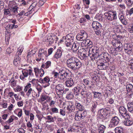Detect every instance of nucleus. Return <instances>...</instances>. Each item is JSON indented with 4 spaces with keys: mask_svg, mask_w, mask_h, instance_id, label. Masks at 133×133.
<instances>
[{
    "mask_svg": "<svg viewBox=\"0 0 133 133\" xmlns=\"http://www.w3.org/2000/svg\"><path fill=\"white\" fill-rule=\"evenodd\" d=\"M94 48H92V51L93 53L92 54H89V51L86 49H83V52L81 54L80 56V58L81 59L83 60L86 59V58L89 56L91 60H96L99 56V53L96 49ZM83 50V49H82Z\"/></svg>",
    "mask_w": 133,
    "mask_h": 133,
    "instance_id": "1",
    "label": "nucleus"
},
{
    "mask_svg": "<svg viewBox=\"0 0 133 133\" xmlns=\"http://www.w3.org/2000/svg\"><path fill=\"white\" fill-rule=\"evenodd\" d=\"M110 108L106 107L102 108L98 110V117L103 120H108L110 118Z\"/></svg>",
    "mask_w": 133,
    "mask_h": 133,
    "instance_id": "2",
    "label": "nucleus"
},
{
    "mask_svg": "<svg viewBox=\"0 0 133 133\" xmlns=\"http://www.w3.org/2000/svg\"><path fill=\"white\" fill-rule=\"evenodd\" d=\"M31 84L30 83H28L24 89V91L25 92H27L26 95L28 96L29 97L31 94L32 96L33 97H35L37 95L34 90L31 88Z\"/></svg>",
    "mask_w": 133,
    "mask_h": 133,
    "instance_id": "3",
    "label": "nucleus"
},
{
    "mask_svg": "<svg viewBox=\"0 0 133 133\" xmlns=\"http://www.w3.org/2000/svg\"><path fill=\"white\" fill-rule=\"evenodd\" d=\"M106 18L109 21H113L117 19L116 12L111 11L106 12L104 14Z\"/></svg>",
    "mask_w": 133,
    "mask_h": 133,
    "instance_id": "4",
    "label": "nucleus"
},
{
    "mask_svg": "<svg viewBox=\"0 0 133 133\" xmlns=\"http://www.w3.org/2000/svg\"><path fill=\"white\" fill-rule=\"evenodd\" d=\"M74 39V37L71 34H68L65 37V44L66 47H68V49H70L71 48Z\"/></svg>",
    "mask_w": 133,
    "mask_h": 133,
    "instance_id": "5",
    "label": "nucleus"
},
{
    "mask_svg": "<svg viewBox=\"0 0 133 133\" xmlns=\"http://www.w3.org/2000/svg\"><path fill=\"white\" fill-rule=\"evenodd\" d=\"M23 69L22 71V74L20 76V78L21 79L23 80L25 78L27 77L28 74L29 76H34V74L32 73V70L31 69H27L24 68Z\"/></svg>",
    "mask_w": 133,
    "mask_h": 133,
    "instance_id": "6",
    "label": "nucleus"
},
{
    "mask_svg": "<svg viewBox=\"0 0 133 133\" xmlns=\"http://www.w3.org/2000/svg\"><path fill=\"white\" fill-rule=\"evenodd\" d=\"M48 56L47 51L43 49H40L38 51V57L36 59V60L37 61H39L42 58L44 60L43 57H47Z\"/></svg>",
    "mask_w": 133,
    "mask_h": 133,
    "instance_id": "7",
    "label": "nucleus"
},
{
    "mask_svg": "<svg viewBox=\"0 0 133 133\" xmlns=\"http://www.w3.org/2000/svg\"><path fill=\"white\" fill-rule=\"evenodd\" d=\"M67 67L73 70L79 69L81 66V63L80 62L71 63L66 64Z\"/></svg>",
    "mask_w": 133,
    "mask_h": 133,
    "instance_id": "8",
    "label": "nucleus"
},
{
    "mask_svg": "<svg viewBox=\"0 0 133 133\" xmlns=\"http://www.w3.org/2000/svg\"><path fill=\"white\" fill-rule=\"evenodd\" d=\"M120 115L124 118H129L130 116L127 113L126 109L123 106H121L119 108Z\"/></svg>",
    "mask_w": 133,
    "mask_h": 133,
    "instance_id": "9",
    "label": "nucleus"
},
{
    "mask_svg": "<svg viewBox=\"0 0 133 133\" xmlns=\"http://www.w3.org/2000/svg\"><path fill=\"white\" fill-rule=\"evenodd\" d=\"M119 119L117 117H114L111 120L110 123L109 125V127L112 128L117 125L119 123Z\"/></svg>",
    "mask_w": 133,
    "mask_h": 133,
    "instance_id": "10",
    "label": "nucleus"
},
{
    "mask_svg": "<svg viewBox=\"0 0 133 133\" xmlns=\"http://www.w3.org/2000/svg\"><path fill=\"white\" fill-rule=\"evenodd\" d=\"M56 92L58 95L63 93L64 88L62 84H59L56 85L55 87Z\"/></svg>",
    "mask_w": 133,
    "mask_h": 133,
    "instance_id": "11",
    "label": "nucleus"
},
{
    "mask_svg": "<svg viewBox=\"0 0 133 133\" xmlns=\"http://www.w3.org/2000/svg\"><path fill=\"white\" fill-rule=\"evenodd\" d=\"M97 68L100 70H105L109 66V64L108 62L100 63L98 62H97Z\"/></svg>",
    "mask_w": 133,
    "mask_h": 133,
    "instance_id": "12",
    "label": "nucleus"
},
{
    "mask_svg": "<svg viewBox=\"0 0 133 133\" xmlns=\"http://www.w3.org/2000/svg\"><path fill=\"white\" fill-rule=\"evenodd\" d=\"M110 56L107 52L102 53L99 56V58L104 60L106 62L110 61Z\"/></svg>",
    "mask_w": 133,
    "mask_h": 133,
    "instance_id": "13",
    "label": "nucleus"
},
{
    "mask_svg": "<svg viewBox=\"0 0 133 133\" xmlns=\"http://www.w3.org/2000/svg\"><path fill=\"white\" fill-rule=\"evenodd\" d=\"M50 79L48 76H46L43 79L41 78L39 79V82L43 84H45V87L49 86L50 85L49 82L50 81Z\"/></svg>",
    "mask_w": 133,
    "mask_h": 133,
    "instance_id": "14",
    "label": "nucleus"
},
{
    "mask_svg": "<svg viewBox=\"0 0 133 133\" xmlns=\"http://www.w3.org/2000/svg\"><path fill=\"white\" fill-rule=\"evenodd\" d=\"M114 37L113 38L114 39L115 38V39L113 40L112 42V44L113 45L115 46L116 48L117 47L119 44H120L121 42L119 41V36L118 35H115L113 36Z\"/></svg>",
    "mask_w": 133,
    "mask_h": 133,
    "instance_id": "15",
    "label": "nucleus"
},
{
    "mask_svg": "<svg viewBox=\"0 0 133 133\" xmlns=\"http://www.w3.org/2000/svg\"><path fill=\"white\" fill-rule=\"evenodd\" d=\"M127 95L131 96L133 94V86L130 84H128L126 86Z\"/></svg>",
    "mask_w": 133,
    "mask_h": 133,
    "instance_id": "16",
    "label": "nucleus"
},
{
    "mask_svg": "<svg viewBox=\"0 0 133 133\" xmlns=\"http://www.w3.org/2000/svg\"><path fill=\"white\" fill-rule=\"evenodd\" d=\"M85 85L83 84H81L80 85H78L77 87H75L73 89V91L74 93L76 92L77 94L76 95H78V94L80 92L82 89H83L85 87Z\"/></svg>",
    "mask_w": 133,
    "mask_h": 133,
    "instance_id": "17",
    "label": "nucleus"
},
{
    "mask_svg": "<svg viewBox=\"0 0 133 133\" xmlns=\"http://www.w3.org/2000/svg\"><path fill=\"white\" fill-rule=\"evenodd\" d=\"M60 74L59 76V78L61 79L64 80L66 79V77L68 75V73L66 71L63 70H60L59 72Z\"/></svg>",
    "mask_w": 133,
    "mask_h": 133,
    "instance_id": "18",
    "label": "nucleus"
},
{
    "mask_svg": "<svg viewBox=\"0 0 133 133\" xmlns=\"http://www.w3.org/2000/svg\"><path fill=\"white\" fill-rule=\"evenodd\" d=\"M80 45V44L79 43L76 42H75L72 45L71 49L73 52H76L78 49Z\"/></svg>",
    "mask_w": 133,
    "mask_h": 133,
    "instance_id": "19",
    "label": "nucleus"
},
{
    "mask_svg": "<svg viewBox=\"0 0 133 133\" xmlns=\"http://www.w3.org/2000/svg\"><path fill=\"white\" fill-rule=\"evenodd\" d=\"M80 62L79 60L77 58L72 57L68 58L66 62V64H68L76 63L77 62Z\"/></svg>",
    "mask_w": 133,
    "mask_h": 133,
    "instance_id": "20",
    "label": "nucleus"
},
{
    "mask_svg": "<svg viewBox=\"0 0 133 133\" xmlns=\"http://www.w3.org/2000/svg\"><path fill=\"white\" fill-rule=\"evenodd\" d=\"M92 27L94 29H100L101 28V24L97 21H94L92 24Z\"/></svg>",
    "mask_w": 133,
    "mask_h": 133,
    "instance_id": "21",
    "label": "nucleus"
},
{
    "mask_svg": "<svg viewBox=\"0 0 133 133\" xmlns=\"http://www.w3.org/2000/svg\"><path fill=\"white\" fill-rule=\"evenodd\" d=\"M92 43L91 41L89 39H87L83 42L82 45V46H88L89 47L92 48Z\"/></svg>",
    "mask_w": 133,
    "mask_h": 133,
    "instance_id": "22",
    "label": "nucleus"
},
{
    "mask_svg": "<svg viewBox=\"0 0 133 133\" xmlns=\"http://www.w3.org/2000/svg\"><path fill=\"white\" fill-rule=\"evenodd\" d=\"M74 84L73 79L72 78H68L66 81L65 84L68 87H71Z\"/></svg>",
    "mask_w": 133,
    "mask_h": 133,
    "instance_id": "23",
    "label": "nucleus"
},
{
    "mask_svg": "<svg viewBox=\"0 0 133 133\" xmlns=\"http://www.w3.org/2000/svg\"><path fill=\"white\" fill-rule=\"evenodd\" d=\"M124 47L125 50L128 51H133V45L129 44H125L124 45Z\"/></svg>",
    "mask_w": 133,
    "mask_h": 133,
    "instance_id": "24",
    "label": "nucleus"
},
{
    "mask_svg": "<svg viewBox=\"0 0 133 133\" xmlns=\"http://www.w3.org/2000/svg\"><path fill=\"white\" fill-rule=\"evenodd\" d=\"M19 56L16 55L13 61L14 64L15 66H17L18 65L20 62L21 58Z\"/></svg>",
    "mask_w": 133,
    "mask_h": 133,
    "instance_id": "25",
    "label": "nucleus"
},
{
    "mask_svg": "<svg viewBox=\"0 0 133 133\" xmlns=\"http://www.w3.org/2000/svg\"><path fill=\"white\" fill-rule=\"evenodd\" d=\"M67 109L70 112H72L74 110L75 108L71 102H69L68 105Z\"/></svg>",
    "mask_w": 133,
    "mask_h": 133,
    "instance_id": "26",
    "label": "nucleus"
},
{
    "mask_svg": "<svg viewBox=\"0 0 133 133\" xmlns=\"http://www.w3.org/2000/svg\"><path fill=\"white\" fill-rule=\"evenodd\" d=\"M62 51L60 49H57V52L55 54L53 57L56 59H58L61 57L62 55Z\"/></svg>",
    "mask_w": 133,
    "mask_h": 133,
    "instance_id": "27",
    "label": "nucleus"
},
{
    "mask_svg": "<svg viewBox=\"0 0 133 133\" xmlns=\"http://www.w3.org/2000/svg\"><path fill=\"white\" fill-rule=\"evenodd\" d=\"M127 106L128 111L130 113H133V103L131 102H129Z\"/></svg>",
    "mask_w": 133,
    "mask_h": 133,
    "instance_id": "28",
    "label": "nucleus"
},
{
    "mask_svg": "<svg viewBox=\"0 0 133 133\" xmlns=\"http://www.w3.org/2000/svg\"><path fill=\"white\" fill-rule=\"evenodd\" d=\"M75 105L76 108L79 110V111H81L84 110V107L83 105L77 102H75Z\"/></svg>",
    "mask_w": 133,
    "mask_h": 133,
    "instance_id": "29",
    "label": "nucleus"
},
{
    "mask_svg": "<svg viewBox=\"0 0 133 133\" xmlns=\"http://www.w3.org/2000/svg\"><path fill=\"white\" fill-rule=\"evenodd\" d=\"M81 115V111H78V112L75 114V119L77 121H79L83 119Z\"/></svg>",
    "mask_w": 133,
    "mask_h": 133,
    "instance_id": "30",
    "label": "nucleus"
},
{
    "mask_svg": "<svg viewBox=\"0 0 133 133\" xmlns=\"http://www.w3.org/2000/svg\"><path fill=\"white\" fill-rule=\"evenodd\" d=\"M125 120L124 121L123 123L124 124L127 126H129L131 125L133 123V122L129 119V118H125Z\"/></svg>",
    "mask_w": 133,
    "mask_h": 133,
    "instance_id": "31",
    "label": "nucleus"
},
{
    "mask_svg": "<svg viewBox=\"0 0 133 133\" xmlns=\"http://www.w3.org/2000/svg\"><path fill=\"white\" fill-rule=\"evenodd\" d=\"M106 127L103 125H101L100 126L98 129L99 133H104Z\"/></svg>",
    "mask_w": 133,
    "mask_h": 133,
    "instance_id": "32",
    "label": "nucleus"
},
{
    "mask_svg": "<svg viewBox=\"0 0 133 133\" xmlns=\"http://www.w3.org/2000/svg\"><path fill=\"white\" fill-rule=\"evenodd\" d=\"M86 100L88 103L90 102L92 99V95L90 92H88L86 95Z\"/></svg>",
    "mask_w": 133,
    "mask_h": 133,
    "instance_id": "33",
    "label": "nucleus"
},
{
    "mask_svg": "<svg viewBox=\"0 0 133 133\" xmlns=\"http://www.w3.org/2000/svg\"><path fill=\"white\" fill-rule=\"evenodd\" d=\"M97 104V103L96 102H93L92 103V106L91 110L92 112H94L95 111H96V109Z\"/></svg>",
    "mask_w": 133,
    "mask_h": 133,
    "instance_id": "34",
    "label": "nucleus"
},
{
    "mask_svg": "<svg viewBox=\"0 0 133 133\" xmlns=\"http://www.w3.org/2000/svg\"><path fill=\"white\" fill-rule=\"evenodd\" d=\"M46 118L49 121L48 122H54L55 121L54 118L51 115L47 116Z\"/></svg>",
    "mask_w": 133,
    "mask_h": 133,
    "instance_id": "35",
    "label": "nucleus"
},
{
    "mask_svg": "<svg viewBox=\"0 0 133 133\" xmlns=\"http://www.w3.org/2000/svg\"><path fill=\"white\" fill-rule=\"evenodd\" d=\"M83 89H82L80 92H81V94L82 96L84 97H86V95L88 92H87L85 90V87L84 88H83Z\"/></svg>",
    "mask_w": 133,
    "mask_h": 133,
    "instance_id": "36",
    "label": "nucleus"
},
{
    "mask_svg": "<svg viewBox=\"0 0 133 133\" xmlns=\"http://www.w3.org/2000/svg\"><path fill=\"white\" fill-rule=\"evenodd\" d=\"M115 130L116 133H124L122 128L120 127H116Z\"/></svg>",
    "mask_w": 133,
    "mask_h": 133,
    "instance_id": "37",
    "label": "nucleus"
},
{
    "mask_svg": "<svg viewBox=\"0 0 133 133\" xmlns=\"http://www.w3.org/2000/svg\"><path fill=\"white\" fill-rule=\"evenodd\" d=\"M94 95L95 98H98V99L99 98V99H102V98L100 97L102 95L101 93L98 92H95L94 93Z\"/></svg>",
    "mask_w": 133,
    "mask_h": 133,
    "instance_id": "38",
    "label": "nucleus"
},
{
    "mask_svg": "<svg viewBox=\"0 0 133 133\" xmlns=\"http://www.w3.org/2000/svg\"><path fill=\"white\" fill-rule=\"evenodd\" d=\"M9 83H10L11 86L12 87H15L16 85V81L13 78H11L10 80Z\"/></svg>",
    "mask_w": 133,
    "mask_h": 133,
    "instance_id": "39",
    "label": "nucleus"
},
{
    "mask_svg": "<svg viewBox=\"0 0 133 133\" xmlns=\"http://www.w3.org/2000/svg\"><path fill=\"white\" fill-rule=\"evenodd\" d=\"M23 48L21 47V46H20L19 47L18 49V51L16 53V55H20L21 54V53L22 52Z\"/></svg>",
    "mask_w": 133,
    "mask_h": 133,
    "instance_id": "40",
    "label": "nucleus"
},
{
    "mask_svg": "<svg viewBox=\"0 0 133 133\" xmlns=\"http://www.w3.org/2000/svg\"><path fill=\"white\" fill-rule=\"evenodd\" d=\"M14 7L13 8H11L10 10H11V11H12L14 14H16L18 12L17 11L18 8L17 6L16 7L14 6Z\"/></svg>",
    "mask_w": 133,
    "mask_h": 133,
    "instance_id": "41",
    "label": "nucleus"
},
{
    "mask_svg": "<svg viewBox=\"0 0 133 133\" xmlns=\"http://www.w3.org/2000/svg\"><path fill=\"white\" fill-rule=\"evenodd\" d=\"M14 120L12 116H11L5 122L6 124H9L13 122Z\"/></svg>",
    "mask_w": 133,
    "mask_h": 133,
    "instance_id": "42",
    "label": "nucleus"
},
{
    "mask_svg": "<svg viewBox=\"0 0 133 133\" xmlns=\"http://www.w3.org/2000/svg\"><path fill=\"white\" fill-rule=\"evenodd\" d=\"M66 97L68 99H71L74 98V96L72 93H70L67 95Z\"/></svg>",
    "mask_w": 133,
    "mask_h": 133,
    "instance_id": "43",
    "label": "nucleus"
},
{
    "mask_svg": "<svg viewBox=\"0 0 133 133\" xmlns=\"http://www.w3.org/2000/svg\"><path fill=\"white\" fill-rule=\"evenodd\" d=\"M126 3L128 6H131L133 3V0H126Z\"/></svg>",
    "mask_w": 133,
    "mask_h": 133,
    "instance_id": "44",
    "label": "nucleus"
},
{
    "mask_svg": "<svg viewBox=\"0 0 133 133\" xmlns=\"http://www.w3.org/2000/svg\"><path fill=\"white\" fill-rule=\"evenodd\" d=\"M50 110L53 113H57L58 112V109L55 107L51 108Z\"/></svg>",
    "mask_w": 133,
    "mask_h": 133,
    "instance_id": "45",
    "label": "nucleus"
},
{
    "mask_svg": "<svg viewBox=\"0 0 133 133\" xmlns=\"http://www.w3.org/2000/svg\"><path fill=\"white\" fill-rule=\"evenodd\" d=\"M41 100L42 102L44 101L45 100H46L48 96L45 95H42L41 96Z\"/></svg>",
    "mask_w": 133,
    "mask_h": 133,
    "instance_id": "46",
    "label": "nucleus"
},
{
    "mask_svg": "<svg viewBox=\"0 0 133 133\" xmlns=\"http://www.w3.org/2000/svg\"><path fill=\"white\" fill-rule=\"evenodd\" d=\"M76 39L78 41H83L84 39L82 36L81 35V34H78L77 35L76 37Z\"/></svg>",
    "mask_w": 133,
    "mask_h": 133,
    "instance_id": "47",
    "label": "nucleus"
},
{
    "mask_svg": "<svg viewBox=\"0 0 133 133\" xmlns=\"http://www.w3.org/2000/svg\"><path fill=\"white\" fill-rule=\"evenodd\" d=\"M55 37L54 36L52 37L49 34L45 37V41H48L49 40H50L51 39H52V38H55Z\"/></svg>",
    "mask_w": 133,
    "mask_h": 133,
    "instance_id": "48",
    "label": "nucleus"
},
{
    "mask_svg": "<svg viewBox=\"0 0 133 133\" xmlns=\"http://www.w3.org/2000/svg\"><path fill=\"white\" fill-rule=\"evenodd\" d=\"M9 6L12 8H13L14 7H16L17 6L16 5V4L14 2H11L9 3Z\"/></svg>",
    "mask_w": 133,
    "mask_h": 133,
    "instance_id": "49",
    "label": "nucleus"
},
{
    "mask_svg": "<svg viewBox=\"0 0 133 133\" xmlns=\"http://www.w3.org/2000/svg\"><path fill=\"white\" fill-rule=\"evenodd\" d=\"M116 48L118 49V50L119 51H120L122 50V45L121 42H120V44H119L118 46L116 47Z\"/></svg>",
    "mask_w": 133,
    "mask_h": 133,
    "instance_id": "50",
    "label": "nucleus"
},
{
    "mask_svg": "<svg viewBox=\"0 0 133 133\" xmlns=\"http://www.w3.org/2000/svg\"><path fill=\"white\" fill-rule=\"evenodd\" d=\"M34 69L35 75L36 76H38V74L39 73L40 69L37 68H34Z\"/></svg>",
    "mask_w": 133,
    "mask_h": 133,
    "instance_id": "51",
    "label": "nucleus"
},
{
    "mask_svg": "<svg viewBox=\"0 0 133 133\" xmlns=\"http://www.w3.org/2000/svg\"><path fill=\"white\" fill-rule=\"evenodd\" d=\"M127 13L128 14V15H129L130 16L132 14H133V8L130 9L129 10H127Z\"/></svg>",
    "mask_w": 133,
    "mask_h": 133,
    "instance_id": "52",
    "label": "nucleus"
},
{
    "mask_svg": "<svg viewBox=\"0 0 133 133\" xmlns=\"http://www.w3.org/2000/svg\"><path fill=\"white\" fill-rule=\"evenodd\" d=\"M51 62L50 61H48L45 63L46 68L47 69L49 68L51 65Z\"/></svg>",
    "mask_w": 133,
    "mask_h": 133,
    "instance_id": "53",
    "label": "nucleus"
},
{
    "mask_svg": "<svg viewBox=\"0 0 133 133\" xmlns=\"http://www.w3.org/2000/svg\"><path fill=\"white\" fill-rule=\"evenodd\" d=\"M37 81H38V80L35 79H33L30 82L32 83L33 85H36L37 83Z\"/></svg>",
    "mask_w": 133,
    "mask_h": 133,
    "instance_id": "54",
    "label": "nucleus"
},
{
    "mask_svg": "<svg viewBox=\"0 0 133 133\" xmlns=\"http://www.w3.org/2000/svg\"><path fill=\"white\" fill-rule=\"evenodd\" d=\"M118 16L120 21L125 18L124 16L122 13H119L118 14Z\"/></svg>",
    "mask_w": 133,
    "mask_h": 133,
    "instance_id": "55",
    "label": "nucleus"
},
{
    "mask_svg": "<svg viewBox=\"0 0 133 133\" xmlns=\"http://www.w3.org/2000/svg\"><path fill=\"white\" fill-rule=\"evenodd\" d=\"M22 87H20L19 86H18L16 87V88L15 91L17 92L21 91L22 90Z\"/></svg>",
    "mask_w": 133,
    "mask_h": 133,
    "instance_id": "56",
    "label": "nucleus"
},
{
    "mask_svg": "<svg viewBox=\"0 0 133 133\" xmlns=\"http://www.w3.org/2000/svg\"><path fill=\"white\" fill-rule=\"evenodd\" d=\"M26 10L25 9H24L22 11H21L18 15L19 16H22L23 15H26Z\"/></svg>",
    "mask_w": 133,
    "mask_h": 133,
    "instance_id": "57",
    "label": "nucleus"
},
{
    "mask_svg": "<svg viewBox=\"0 0 133 133\" xmlns=\"http://www.w3.org/2000/svg\"><path fill=\"white\" fill-rule=\"evenodd\" d=\"M87 112L85 111H84L82 113L81 112V115L83 119L87 115Z\"/></svg>",
    "mask_w": 133,
    "mask_h": 133,
    "instance_id": "58",
    "label": "nucleus"
},
{
    "mask_svg": "<svg viewBox=\"0 0 133 133\" xmlns=\"http://www.w3.org/2000/svg\"><path fill=\"white\" fill-rule=\"evenodd\" d=\"M130 63L129 64V66L131 69L133 70V60L130 61Z\"/></svg>",
    "mask_w": 133,
    "mask_h": 133,
    "instance_id": "59",
    "label": "nucleus"
},
{
    "mask_svg": "<svg viewBox=\"0 0 133 133\" xmlns=\"http://www.w3.org/2000/svg\"><path fill=\"white\" fill-rule=\"evenodd\" d=\"M129 31L130 33H132L133 32V23L130 26V27L128 28Z\"/></svg>",
    "mask_w": 133,
    "mask_h": 133,
    "instance_id": "60",
    "label": "nucleus"
},
{
    "mask_svg": "<svg viewBox=\"0 0 133 133\" xmlns=\"http://www.w3.org/2000/svg\"><path fill=\"white\" fill-rule=\"evenodd\" d=\"M39 74H41L40 75V77H42L44 74V72L43 70L42 69H40Z\"/></svg>",
    "mask_w": 133,
    "mask_h": 133,
    "instance_id": "61",
    "label": "nucleus"
},
{
    "mask_svg": "<svg viewBox=\"0 0 133 133\" xmlns=\"http://www.w3.org/2000/svg\"><path fill=\"white\" fill-rule=\"evenodd\" d=\"M18 131L19 133H25V131L22 128H20L18 130Z\"/></svg>",
    "mask_w": 133,
    "mask_h": 133,
    "instance_id": "62",
    "label": "nucleus"
},
{
    "mask_svg": "<svg viewBox=\"0 0 133 133\" xmlns=\"http://www.w3.org/2000/svg\"><path fill=\"white\" fill-rule=\"evenodd\" d=\"M4 14L6 15L9 14L10 13V11L8 9H4Z\"/></svg>",
    "mask_w": 133,
    "mask_h": 133,
    "instance_id": "63",
    "label": "nucleus"
},
{
    "mask_svg": "<svg viewBox=\"0 0 133 133\" xmlns=\"http://www.w3.org/2000/svg\"><path fill=\"white\" fill-rule=\"evenodd\" d=\"M59 73H58L55 72H53V74L54 75V77L55 78H57L58 77L59 78Z\"/></svg>",
    "mask_w": 133,
    "mask_h": 133,
    "instance_id": "64",
    "label": "nucleus"
}]
</instances>
